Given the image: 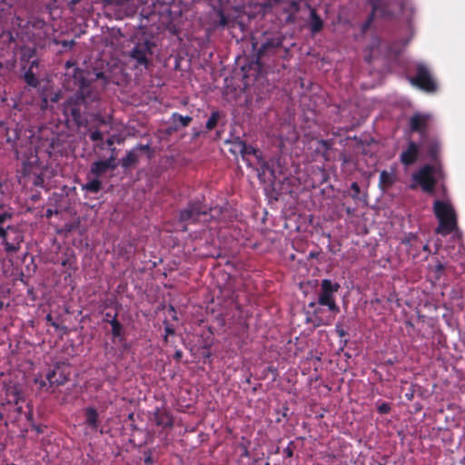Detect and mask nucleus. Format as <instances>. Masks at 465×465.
<instances>
[{"label":"nucleus","mask_w":465,"mask_h":465,"mask_svg":"<svg viewBox=\"0 0 465 465\" xmlns=\"http://www.w3.org/2000/svg\"><path fill=\"white\" fill-rule=\"evenodd\" d=\"M74 45V41H70V42H68V41H63V42H62V45H63L64 47H71V46H73Z\"/></svg>","instance_id":"obj_48"},{"label":"nucleus","mask_w":465,"mask_h":465,"mask_svg":"<svg viewBox=\"0 0 465 465\" xmlns=\"http://www.w3.org/2000/svg\"><path fill=\"white\" fill-rule=\"evenodd\" d=\"M206 207L201 202H194L180 212V222L196 223L201 215L206 214Z\"/></svg>","instance_id":"obj_12"},{"label":"nucleus","mask_w":465,"mask_h":465,"mask_svg":"<svg viewBox=\"0 0 465 465\" xmlns=\"http://www.w3.org/2000/svg\"><path fill=\"white\" fill-rule=\"evenodd\" d=\"M41 111L45 112L49 109V96L43 92L41 94L40 102L38 104Z\"/></svg>","instance_id":"obj_31"},{"label":"nucleus","mask_w":465,"mask_h":465,"mask_svg":"<svg viewBox=\"0 0 465 465\" xmlns=\"http://www.w3.org/2000/svg\"><path fill=\"white\" fill-rule=\"evenodd\" d=\"M68 381L69 373L56 365L48 369L45 373H37L34 378V384L37 386L38 391L51 394Z\"/></svg>","instance_id":"obj_5"},{"label":"nucleus","mask_w":465,"mask_h":465,"mask_svg":"<svg viewBox=\"0 0 465 465\" xmlns=\"http://www.w3.org/2000/svg\"><path fill=\"white\" fill-rule=\"evenodd\" d=\"M104 4L107 5H119L118 0H104Z\"/></svg>","instance_id":"obj_49"},{"label":"nucleus","mask_w":465,"mask_h":465,"mask_svg":"<svg viewBox=\"0 0 465 465\" xmlns=\"http://www.w3.org/2000/svg\"><path fill=\"white\" fill-rule=\"evenodd\" d=\"M430 115L428 114L416 113L409 120V128L411 133H418L421 139L428 135V127Z\"/></svg>","instance_id":"obj_11"},{"label":"nucleus","mask_w":465,"mask_h":465,"mask_svg":"<svg viewBox=\"0 0 465 465\" xmlns=\"http://www.w3.org/2000/svg\"><path fill=\"white\" fill-rule=\"evenodd\" d=\"M420 147L424 149L430 161L436 163L439 162L440 143L438 138L430 137L429 135L425 136V139L420 138Z\"/></svg>","instance_id":"obj_13"},{"label":"nucleus","mask_w":465,"mask_h":465,"mask_svg":"<svg viewBox=\"0 0 465 465\" xmlns=\"http://www.w3.org/2000/svg\"><path fill=\"white\" fill-rule=\"evenodd\" d=\"M433 213L439 221V225L435 230L436 233L446 236L457 229V213L450 202L441 200L434 201Z\"/></svg>","instance_id":"obj_4"},{"label":"nucleus","mask_w":465,"mask_h":465,"mask_svg":"<svg viewBox=\"0 0 465 465\" xmlns=\"http://www.w3.org/2000/svg\"><path fill=\"white\" fill-rule=\"evenodd\" d=\"M340 287L341 286L339 283L332 282L329 279H324L321 282V292L318 297V304L322 306H327L332 315H330L326 318L320 317L319 314L321 313L322 309L316 308V302H314L309 303V307L314 309L313 315L318 326L331 324L335 315L340 312V308L336 304L334 298V293L339 291Z\"/></svg>","instance_id":"obj_3"},{"label":"nucleus","mask_w":465,"mask_h":465,"mask_svg":"<svg viewBox=\"0 0 465 465\" xmlns=\"http://www.w3.org/2000/svg\"><path fill=\"white\" fill-rule=\"evenodd\" d=\"M4 249L7 253H15L21 249L24 242L23 231L15 225H7L5 236L0 237Z\"/></svg>","instance_id":"obj_10"},{"label":"nucleus","mask_w":465,"mask_h":465,"mask_svg":"<svg viewBox=\"0 0 465 465\" xmlns=\"http://www.w3.org/2000/svg\"><path fill=\"white\" fill-rule=\"evenodd\" d=\"M382 15L386 16V15H389V14H387L385 11H383Z\"/></svg>","instance_id":"obj_61"},{"label":"nucleus","mask_w":465,"mask_h":465,"mask_svg":"<svg viewBox=\"0 0 465 465\" xmlns=\"http://www.w3.org/2000/svg\"><path fill=\"white\" fill-rule=\"evenodd\" d=\"M121 343H123V348H124V350H127V349H128V346H127L126 341H122Z\"/></svg>","instance_id":"obj_57"},{"label":"nucleus","mask_w":465,"mask_h":465,"mask_svg":"<svg viewBox=\"0 0 465 465\" xmlns=\"http://www.w3.org/2000/svg\"><path fill=\"white\" fill-rule=\"evenodd\" d=\"M68 262H69V260H68V259H65V260L62 261L61 264H62L63 266H66V265H67V263H68Z\"/></svg>","instance_id":"obj_56"},{"label":"nucleus","mask_w":465,"mask_h":465,"mask_svg":"<svg viewBox=\"0 0 465 465\" xmlns=\"http://www.w3.org/2000/svg\"><path fill=\"white\" fill-rule=\"evenodd\" d=\"M444 265L440 262H439L437 265H436V271L437 272H442L444 270Z\"/></svg>","instance_id":"obj_50"},{"label":"nucleus","mask_w":465,"mask_h":465,"mask_svg":"<svg viewBox=\"0 0 465 465\" xmlns=\"http://www.w3.org/2000/svg\"><path fill=\"white\" fill-rule=\"evenodd\" d=\"M377 411L380 414H387L391 411V405L388 402H383L378 406Z\"/></svg>","instance_id":"obj_38"},{"label":"nucleus","mask_w":465,"mask_h":465,"mask_svg":"<svg viewBox=\"0 0 465 465\" xmlns=\"http://www.w3.org/2000/svg\"><path fill=\"white\" fill-rule=\"evenodd\" d=\"M284 36L281 32H265L260 48L256 54V63L259 66H268L280 59H285L289 49L283 46Z\"/></svg>","instance_id":"obj_2"},{"label":"nucleus","mask_w":465,"mask_h":465,"mask_svg":"<svg viewBox=\"0 0 465 465\" xmlns=\"http://www.w3.org/2000/svg\"><path fill=\"white\" fill-rule=\"evenodd\" d=\"M216 15L219 17L217 25L222 27L226 26L228 25V16L224 14V12L222 9H218L216 11Z\"/></svg>","instance_id":"obj_32"},{"label":"nucleus","mask_w":465,"mask_h":465,"mask_svg":"<svg viewBox=\"0 0 465 465\" xmlns=\"http://www.w3.org/2000/svg\"><path fill=\"white\" fill-rule=\"evenodd\" d=\"M52 215H53V211H52L51 209H47V210H46L45 216H46L47 218H50V217H52Z\"/></svg>","instance_id":"obj_52"},{"label":"nucleus","mask_w":465,"mask_h":465,"mask_svg":"<svg viewBox=\"0 0 465 465\" xmlns=\"http://www.w3.org/2000/svg\"><path fill=\"white\" fill-rule=\"evenodd\" d=\"M346 213H347L348 214H351V213H353V210H351V208H347V209H346Z\"/></svg>","instance_id":"obj_59"},{"label":"nucleus","mask_w":465,"mask_h":465,"mask_svg":"<svg viewBox=\"0 0 465 465\" xmlns=\"http://www.w3.org/2000/svg\"><path fill=\"white\" fill-rule=\"evenodd\" d=\"M268 371L273 372V371H276V369L272 368V367H269Z\"/></svg>","instance_id":"obj_60"},{"label":"nucleus","mask_w":465,"mask_h":465,"mask_svg":"<svg viewBox=\"0 0 465 465\" xmlns=\"http://www.w3.org/2000/svg\"><path fill=\"white\" fill-rule=\"evenodd\" d=\"M149 145L148 144H144V145H140V149L142 151H148L149 150Z\"/></svg>","instance_id":"obj_54"},{"label":"nucleus","mask_w":465,"mask_h":465,"mask_svg":"<svg viewBox=\"0 0 465 465\" xmlns=\"http://www.w3.org/2000/svg\"><path fill=\"white\" fill-rule=\"evenodd\" d=\"M35 56V50L30 48L22 54L21 61L22 62H24V61L29 62V60Z\"/></svg>","instance_id":"obj_37"},{"label":"nucleus","mask_w":465,"mask_h":465,"mask_svg":"<svg viewBox=\"0 0 465 465\" xmlns=\"http://www.w3.org/2000/svg\"><path fill=\"white\" fill-rule=\"evenodd\" d=\"M117 315L118 314L115 313L114 317L110 321H108V322L112 327L111 333L113 336V341L118 340L119 342H122L125 341L124 329L123 324L118 321Z\"/></svg>","instance_id":"obj_17"},{"label":"nucleus","mask_w":465,"mask_h":465,"mask_svg":"<svg viewBox=\"0 0 465 465\" xmlns=\"http://www.w3.org/2000/svg\"><path fill=\"white\" fill-rule=\"evenodd\" d=\"M324 23L321 16L318 15L316 9H310V31L312 35L320 33L323 28Z\"/></svg>","instance_id":"obj_18"},{"label":"nucleus","mask_w":465,"mask_h":465,"mask_svg":"<svg viewBox=\"0 0 465 465\" xmlns=\"http://www.w3.org/2000/svg\"><path fill=\"white\" fill-rule=\"evenodd\" d=\"M12 217L11 208L0 203V237L5 236V231L6 230V227L4 226L5 223L11 220Z\"/></svg>","instance_id":"obj_21"},{"label":"nucleus","mask_w":465,"mask_h":465,"mask_svg":"<svg viewBox=\"0 0 465 465\" xmlns=\"http://www.w3.org/2000/svg\"><path fill=\"white\" fill-rule=\"evenodd\" d=\"M283 451H284L285 455L289 458L292 457V455H293V451L290 447H287L286 449H284Z\"/></svg>","instance_id":"obj_47"},{"label":"nucleus","mask_w":465,"mask_h":465,"mask_svg":"<svg viewBox=\"0 0 465 465\" xmlns=\"http://www.w3.org/2000/svg\"><path fill=\"white\" fill-rule=\"evenodd\" d=\"M434 166L423 165L418 172L412 174V180L420 186L421 190L429 194H433L437 181L433 176Z\"/></svg>","instance_id":"obj_9"},{"label":"nucleus","mask_w":465,"mask_h":465,"mask_svg":"<svg viewBox=\"0 0 465 465\" xmlns=\"http://www.w3.org/2000/svg\"><path fill=\"white\" fill-rule=\"evenodd\" d=\"M395 183V176L393 173L383 170L379 177V188L385 192L390 189Z\"/></svg>","instance_id":"obj_19"},{"label":"nucleus","mask_w":465,"mask_h":465,"mask_svg":"<svg viewBox=\"0 0 465 465\" xmlns=\"http://www.w3.org/2000/svg\"><path fill=\"white\" fill-rule=\"evenodd\" d=\"M259 176L265 175L267 172H270L271 174H273V169L269 166L267 162H262L260 164V168L258 170Z\"/></svg>","instance_id":"obj_34"},{"label":"nucleus","mask_w":465,"mask_h":465,"mask_svg":"<svg viewBox=\"0 0 465 465\" xmlns=\"http://www.w3.org/2000/svg\"><path fill=\"white\" fill-rule=\"evenodd\" d=\"M39 66V62L37 59H35L29 63L28 67L23 66L24 74L23 79L25 84L33 88H36L39 85V80L36 77V74L35 69H37Z\"/></svg>","instance_id":"obj_16"},{"label":"nucleus","mask_w":465,"mask_h":465,"mask_svg":"<svg viewBox=\"0 0 465 465\" xmlns=\"http://www.w3.org/2000/svg\"><path fill=\"white\" fill-rule=\"evenodd\" d=\"M89 136L92 142H102L104 139L103 134L99 130L91 132Z\"/></svg>","instance_id":"obj_35"},{"label":"nucleus","mask_w":465,"mask_h":465,"mask_svg":"<svg viewBox=\"0 0 465 465\" xmlns=\"http://www.w3.org/2000/svg\"><path fill=\"white\" fill-rule=\"evenodd\" d=\"M371 6H372V10H371V14L368 15L367 19L373 23V21L375 19V15H375L376 11L378 10V4L376 2H372Z\"/></svg>","instance_id":"obj_39"},{"label":"nucleus","mask_w":465,"mask_h":465,"mask_svg":"<svg viewBox=\"0 0 465 465\" xmlns=\"http://www.w3.org/2000/svg\"><path fill=\"white\" fill-rule=\"evenodd\" d=\"M335 331L341 339L345 338L348 335V332L344 330L341 322H337Z\"/></svg>","instance_id":"obj_36"},{"label":"nucleus","mask_w":465,"mask_h":465,"mask_svg":"<svg viewBox=\"0 0 465 465\" xmlns=\"http://www.w3.org/2000/svg\"><path fill=\"white\" fill-rule=\"evenodd\" d=\"M94 146L99 148V149H104V143H101V144L100 143H96Z\"/></svg>","instance_id":"obj_58"},{"label":"nucleus","mask_w":465,"mask_h":465,"mask_svg":"<svg viewBox=\"0 0 465 465\" xmlns=\"http://www.w3.org/2000/svg\"><path fill=\"white\" fill-rule=\"evenodd\" d=\"M103 188L102 181L99 180V177H95L90 181H88L86 183L82 185V190L93 193H97L100 192Z\"/></svg>","instance_id":"obj_24"},{"label":"nucleus","mask_w":465,"mask_h":465,"mask_svg":"<svg viewBox=\"0 0 465 465\" xmlns=\"http://www.w3.org/2000/svg\"><path fill=\"white\" fill-rule=\"evenodd\" d=\"M85 423L92 429L97 430L99 426L98 412L94 407H86L84 409Z\"/></svg>","instance_id":"obj_20"},{"label":"nucleus","mask_w":465,"mask_h":465,"mask_svg":"<svg viewBox=\"0 0 465 465\" xmlns=\"http://www.w3.org/2000/svg\"><path fill=\"white\" fill-rule=\"evenodd\" d=\"M351 190L352 193H351V197L355 201H362L365 202L367 199V195L364 194L362 197L361 196V188L357 182H353L351 184Z\"/></svg>","instance_id":"obj_26"},{"label":"nucleus","mask_w":465,"mask_h":465,"mask_svg":"<svg viewBox=\"0 0 465 465\" xmlns=\"http://www.w3.org/2000/svg\"><path fill=\"white\" fill-rule=\"evenodd\" d=\"M420 153V143L409 141L407 147L400 155L401 163L405 166H411L416 163Z\"/></svg>","instance_id":"obj_14"},{"label":"nucleus","mask_w":465,"mask_h":465,"mask_svg":"<svg viewBox=\"0 0 465 465\" xmlns=\"http://www.w3.org/2000/svg\"><path fill=\"white\" fill-rule=\"evenodd\" d=\"M153 44L149 41L137 43L129 53V57L134 62L135 68L148 69L151 64Z\"/></svg>","instance_id":"obj_8"},{"label":"nucleus","mask_w":465,"mask_h":465,"mask_svg":"<svg viewBox=\"0 0 465 465\" xmlns=\"http://www.w3.org/2000/svg\"><path fill=\"white\" fill-rule=\"evenodd\" d=\"M138 163V155L133 151L126 153L125 157L122 159L121 165L124 169H128Z\"/></svg>","instance_id":"obj_25"},{"label":"nucleus","mask_w":465,"mask_h":465,"mask_svg":"<svg viewBox=\"0 0 465 465\" xmlns=\"http://www.w3.org/2000/svg\"><path fill=\"white\" fill-rule=\"evenodd\" d=\"M265 465H270V462H266Z\"/></svg>","instance_id":"obj_64"},{"label":"nucleus","mask_w":465,"mask_h":465,"mask_svg":"<svg viewBox=\"0 0 465 465\" xmlns=\"http://www.w3.org/2000/svg\"><path fill=\"white\" fill-rule=\"evenodd\" d=\"M61 98V94L60 93H53L51 94V95L49 96V101L52 102V103H57Z\"/></svg>","instance_id":"obj_42"},{"label":"nucleus","mask_w":465,"mask_h":465,"mask_svg":"<svg viewBox=\"0 0 465 465\" xmlns=\"http://www.w3.org/2000/svg\"><path fill=\"white\" fill-rule=\"evenodd\" d=\"M34 184L36 186H43L44 184V178L42 176H37L34 182Z\"/></svg>","instance_id":"obj_45"},{"label":"nucleus","mask_w":465,"mask_h":465,"mask_svg":"<svg viewBox=\"0 0 465 465\" xmlns=\"http://www.w3.org/2000/svg\"><path fill=\"white\" fill-rule=\"evenodd\" d=\"M302 0H251V4L260 6L261 10L265 12L267 8H271L277 5H282V10L288 14L287 20L291 21L299 12Z\"/></svg>","instance_id":"obj_7"},{"label":"nucleus","mask_w":465,"mask_h":465,"mask_svg":"<svg viewBox=\"0 0 465 465\" xmlns=\"http://www.w3.org/2000/svg\"><path fill=\"white\" fill-rule=\"evenodd\" d=\"M410 82L426 93H435L438 89L437 83L433 79L430 69L424 64L416 65V75L411 77Z\"/></svg>","instance_id":"obj_6"},{"label":"nucleus","mask_w":465,"mask_h":465,"mask_svg":"<svg viewBox=\"0 0 465 465\" xmlns=\"http://www.w3.org/2000/svg\"><path fill=\"white\" fill-rule=\"evenodd\" d=\"M220 118L219 112H213L206 122V129L211 131L214 129L217 125L218 120Z\"/></svg>","instance_id":"obj_27"},{"label":"nucleus","mask_w":465,"mask_h":465,"mask_svg":"<svg viewBox=\"0 0 465 465\" xmlns=\"http://www.w3.org/2000/svg\"><path fill=\"white\" fill-rule=\"evenodd\" d=\"M236 144L239 148V151L242 158H244L246 155H254L257 158L260 157V151L255 149L252 145L247 144L245 142L239 140Z\"/></svg>","instance_id":"obj_23"},{"label":"nucleus","mask_w":465,"mask_h":465,"mask_svg":"<svg viewBox=\"0 0 465 465\" xmlns=\"http://www.w3.org/2000/svg\"><path fill=\"white\" fill-rule=\"evenodd\" d=\"M104 316H105L104 322H107L114 317V315H112L110 312H106Z\"/></svg>","instance_id":"obj_51"},{"label":"nucleus","mask_w":465,"mask_h":465,"mask_svg":"<svg viewBox=\"0 0 465 465\" xmlns=\"http://www.w3.org/2000/svg\"><path fill=\"white\" fill-rule=\"evenodd\" d=\"M242 456H244V457H248L249 456V451H248V450L246 448L243 450Z\"/></svg>","instance_id":"obj_55"},{"label":"nucleus","mask_w":465,"mask_h":465,"mask_svg":"<svg viewBox=\"0 0 465 465\" xmlns=\"http://www.w3.org/2000/svg\"><path fill=\"white\" fill-rule=\"evenodd\" d=\"M153 422L163 429H171L173 426V419L166 408H155L153 412Z\"/></svg>","instance_id":"obj_15"},{"label":"nucleus","mask_w":465,"mask_h":465,"mask_svg":"<svg viewBox=\"0 0 465 465\" xmlns=\"http://www.w3.org/2000/svg\"><path fill=\"white\" fill-rule=\"evenodd\" d=\"M45 320L46 322L53 327H54L55 329H59L60 328V325L54 321L52 315L50 313H48L45 317Z\"/></svg>","instance_id":"obj_40"},{"label":"nucleus","mask_w":465,"mask_h":465,"mask_svg":"<svg viewBox=\"0 0 465 465\" xmlns=\"http://www.w3.org/2000/svg\"><path fill=\"white\" fill-rule=\"evenodd\" d=\"M164 331H165V335L163 337V341L165 343H169V341H170L169 336L174 335L175 331L168 322H164Z\"/></svg>","instance_id":"obj_33"},{"label":"nucleus","mask_w":465,"mask_h":465,"mask_svg":"<svg viewBox=\"0 0 465 465\" xmlns=\"http://www.w3.org/2000/svg\"><path fill=\"white\" fill-rule=\"evenodd\" d=\"M388 363H389V364H393V361H391V360H389V361H388Z\"/></svg>","instance_id":"obj_63"},{"label":"nucleus","mask_w":465,"mask_h":465,"mask_svg":"<svg viewBox=\"0 0 465 465\" xmlns=\"http://www.w3.org/2000/svg\"><path fill=\"white\" fill-rule=\"evenodd\" d=\"M411 189H414V188H416V185L411 184Z\"/></svg>","instance_id":"obj_62"},{"label":"nucleus","mask_w":465,"mask_h":465,"mask_svg":"<svg viewBox=\"0 0 465 465\" xmlns=\"http://www.w3.org/2000/svg\"><path fill=\"white\" fill-rule=\"evenodd\" d=\"M371 24H372V22H371L370 20L366 19L365 22L361 26V33L365 34L370 29Z\"/></svg>","instance_id":"obj_41"},{"label":"nucleus","mask_w":465,"mask_h":465,"mask_svg":"<svg viewBox=\"0 0 465 465\" xmlns=\"http://www.w3.org/2000/svg\"><path fill=\"white\" fill-rule=\"evenodd\" d=\"M319 143L326 152L331 149V143L328 140H320Z\"/></svg>","instance_id":"obj_43"},{"label":"nucleus","mask_w":465,"mask_h":465,"mask_svg":"<svg viewBox=\"0 0 465 465\" xmlns=\"http://www.w3.org/2000/svg\"><path fill=\"white\" fill-rule=\"evenodd\" d=\"M183 357V351L178 349L175 351L174 354H173V359L177 361H179Z\"/></svg>","instance_id":"obj_44"},{"label":"nucleus","mask_w":465,"mask_h":465,"mask_svg":"<svg viewBox=\"0 0 465 465\" xmlns=\"http://www.w3.org/2000/svg\"><path fill=\"white\" fill-rule=\"evenodd\" d=\"M105 143H106V145H107L108 147H110V148L112 149V148H113V145H114V136H112V137L108 138V139L106 140Z\"/></svg>","instance_id":"obj_46"},{"label":"nucleus","mask_w":465,"mask_h":465,"mask_svg":"<svg viewBox=\"0 0 465 465\" xmlns=\"http://www.w3.org/2000/svg\"><path fill=\"white\" fill-rule=\"evenodd\" d=\"M173 118L174 121H178L183 127H187L193 121L191 116H183L178 113L173 114Z\"/></svg>","instance_id":"obj_28"},{"label":"nucleus","mask_w":465,"mask_h":465,"mask_svg":"<svg viewBox=\"0 0 465 465\" xmlns=\"http://www.w3.org/2000/svg\"><path fill=\"white\" fill-rule=\"evenodd\" d=\"M112 151V153L110 155V157L106 160H104V162L106 163V164L108 165V167L110 168V170H114L116 169L117 167V163H116V153H115V147H113L111 149Z\"/></svg>","instance_id":"obj_29"},{"label":"nucleus","mask_w":465,"mask_h":465,"mask_svg":"<svg viewBox=\"0 0 465 465\" xmlns=\"http://www.w3.org/2000/svg\"><path fill=\"white\" fill-rule=\"evenodd\" d=\"M65 68L66 86L76 90L63 103V115L67 125L85 126L88 114L96 107L100 94L109 84L108 77L103 72L92 74L80 69L74 61H67Z\"/></svg>","instance_id":"obj_1"},{"label":"nucleus","mask_w":465,"mask_h":465,"mask_svg":"<svg viewBox=\"0 0 465 465\" xmlns=\"http://www.w3.org/2000/svg\"><path fill=\"white\" fill-rule=\"evenodd\" d=\"M100 100L101 98L99 99V102L96 105V107H94L93 110H92V113L90 114H88L87 116V124L84 126L86 127L88 125V123H89V116H92V115H94V120L95 121H98L100 124H107V121L103 117L101 116L100 114H95V111L98 109V106H99V104H100ZM82 126H80L79 128H81Z\"/></svg>","instance_id":"obj_30"},{"label":"nucleus","mask_w":465,"mask_h":465,"mask_svg":"<svg viewBox=\"0 0 465 465\" xmlns=\"http://www.w3.org/2000/svg\"><path fill=\"white\" fill-rule=\"evenodd\" d=\"M109 170L110 168L108 167L106 163L102 160H99L94 162L91 164L90 173L93 174L94 177H100Z\"/></svg>","instance_id":"obj_22"},{"label":"nucleus","mask_w":465,"mask_h":465,"mask_svg":"<svg viewBox=\"0 0 465 465\" xmlns=\"http://www.w3.org/2000/svg\"><path fill=\"white\" fill-rule=\"evenodd\" d=\"M34 429L36 430L37 433H43L44 430L40 426H34Z\"/></svg>","instance_id":"obj_53"}]
</instances>
